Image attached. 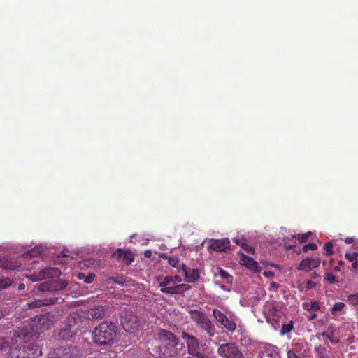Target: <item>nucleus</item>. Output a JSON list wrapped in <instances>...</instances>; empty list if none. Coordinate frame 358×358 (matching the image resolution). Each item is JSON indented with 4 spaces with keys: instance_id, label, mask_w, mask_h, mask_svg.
I'll return each instance as SVG.
<instances>
[{
    "instance_id": "f257e3e1",
    "label": "nucleus",
    "mask_w": 358,
    "mask_h": 358,
    "mask_svg": "<svg viewBox=\"0 0 358 358\" xmlns=\"http://www.w3.org/2000/svg\"><path fill=\"white\" fill-rule=\"evenodd\" d=\"M36 338L28 329L16 331L10 345V358H34L42 355V351L36 343Z\"/></svg>"
},
{
    "instance_id": "f03ea898",
    "label": "nucleus",
    "mask_w": 358,
    "mask_h": 358,
    "mask_svg": "<svg viewBox=\"0 0 358 358\" xmlns=\"http://www.w3.org/2000/svg\"><path fill=\"white\" fill-rule=\"evenodd\" d=\"M178 338L170 331L159 329L148 341V350L157 358H171L177 355Z\"/></svg>"
},
{
    "instance_id": "7ed1b4c3",
    "label": "nucleus",
    "mask_w": 358,
    "mask_h": 358,
    "mask_svg": "<svg viewBox=\"0 0 358 358\" xmlns=\"http://www.w3.org/2000/svg\"><path fill=\"white\" fill-rule=\"evenodd\" d=\"M60 275L61 271L57 268L46 267L39 272L31 275L29 278L34 282L49 278L48 281L41 283L38 285V290L42 292H57L64 289L67 286L66 280L59 278H54V277L57 278Z\"/></svg>"
},
{
    "instance_id": "20e7f679",
    "label": "nucleus",
    "mask_w": 358,
    "mask_h": 358,
    "mask_svg": "<svg viewBox=\"0 0 358 358\" xmlns=\"http://www.w3.org/2000/svg\"><path fill=\"white\" fill-rule=\"evenodd\" d=\"M117 327L110 321H103L96 327L92 332V339L99 345H107L113 342L116 336Z\"/></svg>"
},
{
    "instance_id": "39448f33",
    "label": "nucleus",
    "mask_w": 358,
    "mask_h": 358,
    "mask_svg": "<svg viewBox=\"0 0 358 358\" xmlns=\"http://www.w3.org/2000/svg\"><path fill=\"white\" fill-rule=\"evenodd\" d=\"M188 313L190 319L196 324L199 331L204 334L206 338L210 339L217 334L214 324L203 311L189 310Z\"/></svg>"
},
{
    "instance_id": "423d86ee",
    "label": "nucleus",
    "mask_w": 358,
    "mask_h": 358,
    "mask_svg": "<svg viewBox=\"0 0 358 358\" xmlns=\"http://www.w3.org/2000/svg\"><path fill=\"white\" fill-rule=\"evenodd\" d=\"M80 355V349L77 345L59 347L48 353L49 358H78Z\"/></svg>"
},
{
    "instance_id": "0eeeda50",
    "label": "nucleus",
    "mask_w": 358,
    "mask_h": 358,
    "mask_svg": "<svg viewBox=\"0 0 358 358\" xmlns=\"http://www.w3.org/2000/svg\"><path fill=\"white\" fill-rule=\"evenodd\" d=\"M213 315L217 323L229 332L234 333L236 331L237 325L233 316L228 317L217 308L213 310Z\"/></svg>"
},
{
    "instance_id": "6e6552de",
    "label": "nucleus",
    "mask_w": 358,
    "mask_h": 358,
    "mask_svg": "<svg viewBox=\"0 0 358 358\" xmlns=\"http://www.w3.org/2000/svg\"><path fill=\"white\" fill-rule=\"evenodd\" d=\"M217 353L222 358H244L243 352L234 343L220 345L217 348Z\"/></svg>"
},
{
    "instance_id": "1a4fd4ad",
    "label": "nucleus",
    "mask_w": 358,
    "mask_h": 358,
    "mask_svg": "<svg viewBox=\"0 0 358 358\" xmlns=\"http://www.w3.org/2000/svg\"><path fill=\"white\" fill-rule=\"evenodd\" d=\"M287 358H308V350L303 343H296L287 350Z\"/></svg>"
},
{
    "instance_id": "9d476101",
    "label": "nucleus",
    "mask_w": 358,
    "mask_h": 358,
    "mask_svg": "<svg viewBox=\"0 0 358 358\" xmlns=\"http://www.w3.org/2000/svg\"><path fill=\"white\" fill-rule=\"evenodd\" d=\"M238 256L240 257V264L245 266L248 269L252 271L255 273H258L261 271L262 268L259 266V264L250 257H248L243 252H239Z\"/></svg>"
},
{
    "instance_id": "9b49d317",
    "label": "nucleus",
    "mask_w": 358,
    "mask_h": 358,
    "mask_svg": "<svg viewBox=\"0 0 358 358\" xmlns=\"http://www.w3.org/2000/svg\"><path fill=\"white\" fill-rule=\"evenodd\" d=\"M321 259L319 257L314 258H306L303 259L299 266L297 267L298 270L304 271L306 272H309L311 270L318 268L320 265Z\"/></svg>"
},
{
    "instance_id": "f8f14e48",
    "label": "nucleus",
    "mask_w": 358,
    "mask_h": 358,
    "mask_svg": "<svg viewBox=\"0 0 358 358\" xmlns=\"http://www.w3.org/2000/svg\"><path fill=\"white\" fill-rule=\"evenodd\" d=\"M106 310L103 306H94L85 311L83 317L91 320L101 319L105 316Z\"/></svg>"
},
{
    "instance_id": "ddd939ff",
    "label": "nucleus",
    "mask_w": 358,
    "mask_h": 358,
    "mask_svg": "<svg viewBox=\"0 0 358 358\" xmlns=\"http://www.w3.org/2000/svg\"><path fill=\"white\" fill-rule=\"evenodd\" d=\"M122 325L124 329L129 334L134 333L139 327L137 317L135 315L126 317L122 321Z\"/></svg>"
},
{
    "instance_id": "4468645a",
    "label": "nucleus",
    "mask_w": 358,
    "mask_h": 358,
    "mask_svg": "<svg viewBox=\"0 0 358 358\" xmlns=\"http://www.w3.org/2000/svg\"><path fill=\"white\" fill-rule=\"evenodd\" d=\"M181 271L185 275V280L188 283L195 282L199 278L198 269H190L186 265H181Z\"/></svg>"
},
{
    "instance_id": "2eb2a0df",
    "label": "nucleus",
    "mask_w": 358,
    "mask_h": 358,
    "mask_svg": "<svg viewBox=\"0 0 358 358\" xmlns=\"http://www.w3.org/2000/svg\"><path fill=\"white\" fill-rule=\"evenodd\" d=\"M113 257L117 259H122L123 262L129 265L134 261V255L130 251L127 250L117 249L113 254Z\"/></svg>"
},
{
    "instance_id": "dca6fc26",
    "label": "nucleus",
    "mask_w": 358,
    "mask_h": 358,
    "mask_svg": "<svg viewBox=\"0 0 358 358\" xmlns=\"http://www.w3.org/2000/svg\"><path fill=\"white\" fill-rule=\"evenodd\" d=\"M189 356L187 358H206V355L199 346V341L187 345Z\"/></svg>"
},
{
    "instance_id": "f3484780",
    "label": "nucleus",
    "mask_w": 358,
    "mask_h": 358,
    "mask_svg": "<svg viewBox=\"0 0 358 358\" xmlns=\"http://www.w3.org/2000/svg\"><path fill=\"white\" fill-rule=\"evenodd\" d=\"M191 287L187 284H180L172 285L168 289H163L162 293L173 295V294H183L185 292L189 290Z\"/></svg>"
},
{
    "instance_id": "a211bd4d",
    "label": "nucleus",
    "mask_w": 358,
    "mask_h": 358,
    "mask_svg": "<svg viewBox=\"0 0 358 358\" xmlns=\"http://www.w3.org/2000/svg\"><path fill=\"white\" fill-rule=\"evenodd\" d=\"M230 245V241L229 239H216L213 240L209 246V248L212 250L217 252L224 251L225 249L228 248Z\"/></svg>"
},
{
    "instance_id": "6ab92c4d",
    "label": "nucleus",
    "mask_w": 358,
    "mask_h": 358,
    "mask_svg": "<svg viewBox=\"0 0 358 358\" xmlns=\"http://www.w3.org/2000/svg\"><path fill=\"white\" fill-rule=\"evenodd\" d=\"M81 317L77 313H72L66 317L65 326L77 331L80 327Z\"/></svg>"
},
{
    "instance_id": "aec40b11",
    "label": "nucleus",
    "mask_w": 358,
    "mask_h": 358,
    "mask_svg": "<svg viewBox=\"0 0 358 358\" xmlns=\"http://www.w3.org/2000/svg\"><path fill=\"white\" fill-rule=\"evenodd\" d=\"M55 299H38L31 303H28L27 306L29 308H37L42 306H48L49 304L55 303Z\"/></svg>"
},
{
    "instance_id": "412c9836",
    "label": "nucleus",
    "mask_w": 358,
    "mask_h": 358,
    "mask_svg": "<svg viewBox=\"0 0 358 358\" xmlns=\"http://www.w3.org/2000/svg\"><path fill=\"white\" fill-rule=\"evenodd\" d=\"M302 308L308 312H317L320 310V305L317 301H306L302 303Z\"/></svg>"
},
{
    "instance_id": "4be33fe9",
    "label": "nucleus",
    "mask_w": 358,
    "mask_h": 358,
    "mask_svg": "<svg viewBox=\"0 0 358 358\" xmlns=\"http://www.w3.org/2000/svg\"><path fill=\"white\" fill-rule=\"evenodd\" d=\"M76 332L77 331H76L75 329H72L65 326L60 330L59 337L62 340H69L76 335Z\"/></svg>"
},
{
    "instance_id": "5701e85b",
    "label": "nucleus",
    "mask_w": 358,
    "mask_h": 358,
    "mask_svg": "<svg viewBox=\"0 0 358 358\" xmlns=\"http://www.w3.org/2000/svg\"><path fill=\"white\" fill-rule=\"evenodd\" d=\"M233 241L238 245H240L246 252L250 254L255 253L254 248L249 245L243 238H234Z\"/></svg>"
},
{
    "instance_id": "b1692460",
    "label": "nucleus",
    "mask_w": 358,
    "mask_h": 358,
    "mask_svg": "<svg viewBox=\"0 0 358 358\" xmlns=\"http://www.w3.org/2000/svg\"><path fill=\"white\" fill-rule=\"evenodd\" d=\"M162 257L163 258L167 259L169 264L171 266L177 268L179 272L181 271V266L180 265V260L177 256H172V257H168L166 255H162Z\"/></svg>"
},
{
    "instance_id": "393cba45",
    "label": "nucleus",
    "mask_w": 358,
    "mask_h": 358,
    "mask_svg": "<svg viewBox=\"0 0 358 358\" xmlns=\"http://www.w3.org/2000/svg\"><path fill=\"white\" fill-rule=\"evenodd\" d=\"M335 333V329L332 327H329L327 330L324 332L321 333V335L322 336L326 337L327 339H329L331 343H337L338 342V340L334 339V334Z\"/></svg>"
},
{
    "instance_id": "a878e982",
    "label": "nucleus",
    "mask_w": 358,
    "mask_h": 358,
    "mask_svg": "<svg viewBox=\"0 0 358 358\" xmlns=\"http://www.w3.org/2000/svg\"><path fill=\"white\" fill-rule=\"evenodd\" d=\"M172 276H165L162 278L159 283V286L161 287L160 291L162 293L163 289H168L172 284Z\"/></svg>"
},
{
    "instance_id": "bb28decb",
    "label": "nucleus",
    "mask_w": 358,
    "mask_h": 358,
    "mask_svg": "<svg viewBox=\"0 0 358 358\" xmlns=\"http://www.w3.org/2000/svg\"><path fill=\"white\" fill-rule=\"evenodd\" d=\"M77 278L79 280H83L85 283L90 284L92 283L95 278V275L94 273H89L88 275H85L83 273H78L77 275Z\"/></svg>"
},
{
    "instance_id": "cd10ccee",
    "label": "nucleus",
    "mask_w": 358,
    "mask_h": 358,
    "mask_svg": "<svg viewBox=\"0 0 358 358\" xmlns=\"http://www.w3.org/2000/svg\"><path fill=\"white\" fill-rule=\"evenodd\" d=\"M268 314L272 317V320L277 323L282 315V312L277 307L273 306L269 310Z\"/></svg>"
},
{
    "instance_id": "c85d7f7f",
    "label": "nucleus",
    "mask_w": 358,
    "mask_h": 358,
    "mask_svg": "<svg viewBox=\"0 0 358 358\" xmlns=\"http://www.w3.org/2000/svg\"><path fill=\"white\" fill-rule=\"evenodd\" d=\"M294 328L293 326V322L289 321L287 323L282 324L281 329H280V334L284 336L287 334H289Z\"/></svg>"
},
{
    "instance_id": "c756f323",
    "label": "nucleus",
    "mask_w": 358,
    "mask_h": 358,
    "mask_svg": "<svg viewBox=\"0 0 358 358\" xmlns=\"http://www.w3.org/2000/svg\"><path fill=\"white\" fill-rule=\"evenodd\" d=\"M316 357L317 358H327V350L322 345L315 347Z\"/></svg>"
},
{
    "instance_id": "7c9ffc66",
    "label": "nucleus",
    "mask_w": 358,
    "mask_h": 358,
    "mask_svg": "<svg viewBox=\"0 0 358 358\" xmlns=\"http://www.w3.org/2000/svg\"><path fill=\"white\" fill-rule=\"evenodd\" d=\"M345 307V304L343 302H336L331 308V313L336 315L337 313L342 311Z\"/></svg>"
},
{
    "instance_id": "2f4dec72",
    "label": "nucleus",
    "mask_w": 358,
    "mask_h": 358,
    "mask_svg": "<svg viewBox=\"0 0 358 358\" xmlns=\"http://www.w3.org/2000/svg\"><path fill=\"white\" fill-rule=\"evenodd\" d=\"M181 336H182V339L186 341L187 345H188L195 342L196 341H197V338L196 337L189 334L188 333H187L185 331H182V332Z\"/></svg>"
},
{
    "instance_id": "473e14b6",
    "label": "nucleus",
    "mask_w": 358,
    "mask_h": 358,
    "mask_svg": "<svg viewBox=\"0 0 358 358\" xmlns=\"http://www.w3.org/2000/svg\"><path fill=\"white\" fill-rule=\"evenodd\" d=\"M219 275L220 277L224 280L227 283H231L232 282V276L230 275L227 271H225L223 269H220L219 271Z\"/></svg>"
},
{
    "instance_id": "72a5a7b5",
    "label": "nucleus",
    "mask_w": 358,
    "mask_h": 358,
    "mask_svg": "<svg viewBox=\"0 0 358 358\" xmlns=\"http://www.w3.org/2000/svg\"><path fill=\"white\" fill-rule=\"evenodd\" d=\"M311 234V232H307L305 234H298L297 235H294L293 237L297 238V240L300 243H306L310 235Z\"/></svg>"
},
{
    "instance_id": "f704fd0d",
    "label": "nucleus",
    "mask_w": 358,
    "mask_h": 358,
    "mask_svg": "<svg viewBox=\"0 0 358 358\" xmlns=\"http://www.w3.org/2000/svg\"><path fill=\"white\" fill-rule=\"evenodd\" d=\"M347 301L352 306H358V293L348 295Z\"/></svg>"
},
{
    "instance_id": "c9c22d12",
    "label": "nucleus",
    "mask_w": 358,
    "mask_h": 358,
    "mask_svg": "<svg viewBox=\"0 0 358 358\" xmlns=\"http://www.w3.org/2000/svg\"><path fill=\"white\" fill-rule=\"evenodd\" d=\"M333 244L331 242H327L324 245V250H325L326 255L330 256L332 255L334 253V251L332 250Z\"/></svg>"
},
{
    "instance_id": "e433bc0d",
    "label": "nucleus",
    "mask_w": 358,
    "mask_h": 358,
    "mask_svg": "<svg viewBox=\"0 0 358 358\" xmlns=\"http://www.w3.org/2000/svg\"><path fill=\"white\" fill-rule=\"evenodd\" d=\"M38 250H31L24 252L22 255V257L24 259L35 257L38 255Z\"/></svg>"
},
{
    "instance_id": "4c0bfd02",
    "label": "nucleus",
    "mask_w": 358,
    "mask_h": 358,
    "mask_svg": "<svg viewBox=\"0 0 358 358\" xmlns=\"http://www.w3.org/2000/svg\"><path fill=\"white\" fill-rule=\"evenodd\" d=\"M9 341L5 337H0V350L7 349L9 347Z\"/></svg>"
},
{
    "instance_id": "58836bf2",
    "label": "nucleus",
    "mask_w": 358,
    "mask_h": 358,
    "mask_svg": "<svg viewBox=\"0 0 358 358\" xmlns=\"http://www.w3.org/2000/svg\"><path fill=\"white\" fill-rule=\"evenodd\" d=\"M324 280L331 284L336 282V277L332 273H326L324 274Z\"/></svg>"
},
{
    "instance_id": "ea45409f",
    "label": "nucleus",
    "mask_w": 358,
    "mask_h": 358,
    "mask_svg": "<svg viewBox=\"0 0 358 358\" xmlns=\"http://www.w3.org/2000/svg\"><path fill=\"white\" fill-rule=\"evenodd\" d=\"M303 252H307L308 250H315L317 249V246L315 243H308V244H306L303 246Z\"/></svg>"
},
{
    "instance_id": "a19ab883",
    "label": "nucleus",
    "mask_w": 358,
    "mask_h": 358,
    "mask_svg": "<svg viewBox=\"0 0 358 358\" xmlns=\"http://www.w3.org/2000/svg\"><path fill=\"white\" fill-rule=\"evenodd\" d=\"M11 280L9 278H6L0 280V288L4 289L9 287L11 285Z\"/></svg>"
},
{
    "instance_id": "79ce46f5",
    "label": "nucleus",
    "mask_w": 358,
    "mask_h": 358,
    "mask_svg": "<svg viewBox=\"0 0 358 358\" xmlns=\"http://www.w3.org/2000/svg\"><path fill=\"white\" fill-rule=\"evenodd\" d=\"M350 270L355 273H358V261L353 262L351 264Z\"/></svg>"
},
{
    "instance_id": "37998d69",
    "label": "nucleus",
    "mask_w": 358,
    "mask_h": 358,
    "mask_svg": "<svg viewBox=\"0 0 358 358\" xmlns=\"http://www.w3.org/2000/svg\"><path fill=\"white\" fill-rule=\"evenodd\" d=\"M345 257L347 260H348L349 262H352V264L353 263V262H355L356 261V259L355 257L352 255V253H349V252H347L345 253Z\"/></svg>"
},
{
    "instance_id": "c03bdc74",
    "label": "nucleus",
    "mask_w": 358,
    "mask_h": 358,
    "mask_svg": "<svg viewBox=\"0 0 358 358\" xmlns=\"http://www.w3.org/2000/svg\"><path fill=\"white\" fill-rule=\"evenodd\" d=\"M316 285H317L316 282H313L311 280H308L307 282H306V289H312L315 287H316Z\"/></svg>"
},
{
    "instance_id": "a18cd8bd",
    "label": "nucleus",
    "mask_w": 358,
    "mask_h": 358,
    "mask_svg": "<svg viewBox=\"0 0 358 358\" xmlns=\"http://www.w3.org/2000/svg\"><path fill=\"white\" fill-rule=\"evenodd\" d=\"M279 287H280V285L278 283H277L275 282H272L270 284L269 289L277 291Z\"/></svg>"
},
{
    "instance_id": "49530a36",
    "label": "nucleus",
    "mask_w": 358,
    "mask_h": 358,
    "mask_svg": "<svg viewBox=\"0 0 358 358\" xmlns=\"http://www.w3.org/2000/svg\"><path fill=\"white\" fill-rule=\"evenodd\" d=\"M172 285H176L177 283H179L182 281V279L180 276L178 275H175L173 277H172Z\"/></svg>"
},
{
    "instance_id": "de8ad7c7",
    "label": "nucleus",
    "mask_w": 358,
    "mask_h": 358,
    "mask_svg": "<svg viewBox=\"0 0 358 358\" xmlns=\"http://www.w3.org/2000/svg\"><path fill=\"white\" fill-rule=\"evenodd\" d=\"M2 266L6 268V269H14L16 267H17V266H15V265H9L7 263H3L2 264Z\"/></svg>"
},
{
    "instance_id": "09e8293b",
    "label": "nucleus",
    "mask_w": 358,
    "mask_h": 358,
    "mask_svg": "<svg viewBox=\"0 0 358 358\" xmlns=\"http://www.w3.org/2000/svg\"><path fill=\"white\" fill-rule=\"evenodd\" d=\"M344 241L347 244H351V243H354L355 238H353L352 237H347L345 238Z\"/></svg>"
},
{
    "instance_id": "8fccbe9b",
    "label": "nucleus",
    "mask_w": 358,
    "mask_h": 358,
    "mask_svg": "<svg viewBox=\"0 0 358 358\" xmlns=\"http://www.w3.org/2000/svg\"><path fill=\"white\" fill-rule=\"evenodd\" d=\"M317 317V315L316 313V312H312V313L308 316V320H315L316 317Z\"/></svg>"
},
{
    "instance_id": "3c124183",
    "label": "nucleus",
    "mask_w": 358,
    "mask_h": 358,
    "mask_svg": "<svg viewBox=\"0 0 358 358\" xmlns=\"http://www.w3.org/2000/svg\"><path fill=\"white\" fill-rule=\"evenodd\" d=\"M320 277V275L316 273V272H313L311 274H310V278H313V279H315V278H317Z\"/></svg>"
},
{
    "instance_id": "603ef678",
    "label": "nucleus",
    "mask_w": 358,
    "mask_h": 358,
    "mask_svg": "<svg viewBox=\"0 0 358 358\" xmlns=\"http://www.w3.org/2000/svg\"><path fill=\"white\" fill-rule=\"evenodd\" d=\"M152 252L150 250H145L144 252V256L147 258H150L151 257Z\"/></svg>"
},
{
    "instance_id": "864d4df0",
    "label": "nucleus",
    "mask_w": 358,
    "mask_h": 358,
    "mask_svg": "<svg viewBox=\"0 0 358 358\" xmlns=\"http://www.w3.org/2000/svg\"><path fill=\"white\" fill-rule=\"evenodd\" d=\"M18 289L20 290H23L25 289V285L24 283H20L18 286Z\"/></svg>"
},
{
    "instance_id": "5fc2aeb1",
    "label": "nucleus",
    "mask_w": 358,
    "mask_h": 358,
    "mask_svg": "<svg viewBox=\"0 0 358 358\" xmlns=\"http://www.w3.org/2000/svg\"><path fill=\"white\" fill-rule=\"evenodd\" d=\"M264 275L266 276V277L272 276V275H273V273H272V272H268V273L267 272H264Z\"/></svg>"
},
{
    "instance_id": "6e6d98bb",
    "label": "nucleus",
    "mask_w": 358,
    "mask_h": 358,
    "mask_svg": "<svg viewBox=\"0 0 358 358\" xmlns=\"http://www.w3.org/2000/svg\"><path fill=\"white\" fill-rule=\"evenodd\" d=\"M352 255L355 257L356 261H357L358 259V252H352Z\"/></svg>"
},
{
    "instance_id": "4d7b16f0",
    "label": "nucleus",
    "mask_w": 358,
    "mask_h": 358,
    "mask_svg": "<svg viewBox=\"0 0 358 358\" xmlns=\"http://www.w3.org/2000/svg\"><path fill=\"white\" fill-rule=\"evenodd\" d=\"M334 270H335L336 271H340V266H335V267H334Z\"/></svg>"
},
{
    "instance_id": "13d9d810",
    "label": "nucleus",
    "mask_w": 358,
    "mask_h": 358,
    "mask_svg": "<svg viewBox=\"0 0 358 358\" xmlns=\"http://www.w3.org/2000/svg\"><path fill=\"white\" fill-rule=\"evenodd\" d=\"M352 246L355 248H358V243H355Z\"/></svg>"
},
{
    "instance_id": "bf43d9fd",
    "label": "nucleus",
    "mask_w": 358,
    "mask_h": 358,
    "mask_svg": "<svg viewBox=\"0 0 358 358\" xmlns=\"http://www.w3.org/2000/svg\"><path fill=\"white\" fill-rule=\"evenodd\" d=\"M292 248H293V245H289V246L287 247V249H288V250H290V249H292Z\"/></svg>"
},
{
    "instance_id": "052dcab7",
    "label": "nucleus",
    "mask_w": 358,
    "mask_h": 358,
    "mask_svg": "<svg viewBox=\"0 0 358 358\" xmlns=\"http://www.w3.org/2000/svg\"><path fill=\"white\" fill-rule=\"evenodd\" d=\"M344 264V262L341 261L339 262V266H343Z\"/></svg>"
},
{
    "instance_id": "680f3d73",
    "label": "nucleus",
    "mask_w": 358,
    "mask_h": 358,
    "mask_svg": "<svg viewBox=\"0 0 358 358\" xmlns=\"http://www.w3.org/2000/svg\"><path fill=\"white\" fill-rule=\"evenodd\" d=\"M3 316V313L2 312H0V319L2 318Z\"/></svg>"
},
{
    "instance_id": "e2e57ef3",
    "label": "nucleus",
    "mask_w": 358,
    "mask_h": 358,
    "mask_svg": "<svg viewBox=\"0 0 358 358\" xmlns=\"http://www.w3.org/2000/svg\"><path fill=\"white\" fill-rule=\"evenodd\" d=\"M62 256H63V257H66V256H67L66 254H64V252H62Z\"/></svg>"
},
{
    "instance_id": "0e129e2a",
    "label": "nucleus",
    "mask_w": 358,
    "mask_h": 358,
    "mask_svg": "<svg viewBox=\"0 0 358 358\" xmlns=\"http://www.w3.org/2000/svg\"><path fill=\"white\" fill-rule=\"evenodd\" d=\"M357 358H358V357H357Z\"/></svg>"
}]
</instances>
